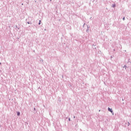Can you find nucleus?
I'll list each match as a JSON object with an SVG mask.
<instances>
[{
    "label": "nucleus",
    "instance_id": "f257e3e1",
    "mask_svg": "<svg viewBox=\"0 0 131 131\" xmlns=\"http://www.w3.org/2000/svg\"><path fill=\"white\" fill-rule=\"evenodd\" d=\"M108 111H110V112H111V113H113V111H112V108L111 109L110 107H108Z\"/></svg>",
    "mask_w": 131,
    "mask_h": 131
},
{
    "label": "nucleus",
    "instance_id": "f03ea898",
    "mask_svg": "<svg viewBox=\"0 0 131 131\" xmlns=\"http://www.w3.org/2000/svg\"><path fill=\"white\" fill-rule=\"evenodd\" d=\"M17 115H18V116H19L20 115V113L18 112L17 113Z\"/></svg>",
    "mask_w": 131,
    "mask_h": 131
},
{
    "label": "nucleus",
    "instance_id": "7ed1b4c3",
    "mask_svg": "<svg viewBox=\"0 0 131 131\" xmlns=\"http://www.w3.org/2000/svg\"><path fill=\"white\" fill-rule=\"evenodd\" d=\"M113 8H115V5H114L113 6Z\"/></svg>",
    "mask_w": 131,
    "mask_h": 131
},
{
    "label": "nucleus",
    "instance_id": "20e7f679",
    "mask_svg": "<svg viewBox=\"0 0 131 131\" xmlns=\"http://www.w3.org/2000/svg\"><path fill=\"white\" fill-rule=\"evenodd\" d=\"M123 20H125V17H124L123 18Z\"/></svg>",
    "mask_w": 131,
    "mask_h": 131
},
{
    "label": "nucleus",
    "instance_id": "39448f33",
    "mask_svg": "<svg viewBox=\"0 0 131 131\" xmlns=\"http://www.w3.org/2000/svg\"><path fill=\"white\" fill-rule=\"evenodd\" d=\"M39 22H40V20L39 21ZM39 25H40V23H39Z\"/></svg>",
    "mask_w": 131,
    "mask_h": 131
},
{
    "label": "nucleus",
    "instance_id": "423d86ee",
    "mask_svg": "<svg viewBox=\"0 0 131 131\" xmlns=\"http://www.w3.org/2000/svg\"><path fill=\"white\" fill-rule=\"evenodd\" d=\"M0 64H1V62H0Z\"/></svg>",
    "mask_w": 131,
    "mask_h": 131
}]
</instances>
